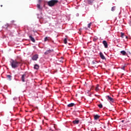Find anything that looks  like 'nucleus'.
Returning a JSON list of instances; mask_svg holds the SVG:
<instances>
[{
	"label": "nucleus",
	"instance_id": "nucleus-23",
	"mask_svg": "<svg viewBox=\"0 0 131 131\" xmlns=\"http://www.w3.org/2000/svg\"><path fill=\"white\" fill-rule=\"evenodd\" d=\"M91 25H92V23H90L89 24H88V28H91Z\"/></svg>",
	"mask_w": 131,
	"mask_h": 131
},
{
	"label": "nucleus",
	"instance_id": "nucleus-7",
	"mask_svg": "<svg viewBox=\"0 0 131 131\" xmlns=\"http://www.w3.org/2000/svg\"><path fill=\"white\" fill-rule=\"evenodd\" d=\"M120 53L121 55H122V56H127V54L126 53V52H125V51H121Z\"/></svg>",
	"mask_w": 131,
	"mask_h": 131
},
{
	"label": "nucleus",
	"instance_id": "nucleus-6",
	"mask_svg": "<svg viewBox=\"0 0 131 131\" xmlns=\"http://www.w3.org/2000/svg\"><path fill=\"white\" fill-rule=\"evenodd\" d=\"M52 52H53V50H47L46 52H45V55H49V54H50Z\"/></svg>",
	"mask_w": 131,
	"mask_h": 131
},
{
	"label": "nucleus",
	"instance_id": "nucleus-25",
	"mask_svg": "<svg viewBox=\"0 0 131 131\" xmlns=\"http://www.w3.org/2000/svg\"><path fill=\"white\" fill-rule=\"evenodd\" d=\"M95 90L96 92H98V91H99V86H96Z\"/></svg>",
	"mask_w": 131,
	"mask_h": 131
},
{
	"label": "nucleus",
	"instance_id": "nucleus-8",
	"mask_svg": "<svg viewBox=\"0 0 131 131\" xmlns=\"http://www.w3.org/2000/svg\"><path fill=\"white\" fill-rule=\"evenodd\" d=\"M29 38L30 39H31V41H32L33 42H35V39H34V38H33V37H32V35L29 36Z\"/></svg>",
	"mask_w": 131,
	"mask_h": 131
},
{
	"label": "nucleus",
	"instance_id": "nucleus-10",
	"mask_svg": "<svg viewBox=\"0 0 131 131\" xmlns=\"http://www.w3.org/2000/svg\"><path fill=\"white\" fill-rule=\"evenodd\" d=\"M107 97L108 100L110 101L111 102H113L114 101V99L112 98L111 97L109 96H106Z\"/></svg>",
	"mask_w": 131,
	"mask_h": 131
},
{
	"label": "nucleus",
	"instance_id": "nucleus-31",
	"mask_svg": "<svg viewBox=\"0 0 131 131\" xmlns=\"http://www.w3.org/2000/svg\"><path fill=\"white\" fill-rule=\"evenodd\" d=\"M1 7H3V5H1Z\"/></svg>",
	"mask_w": 131,
	"mask_h": 131
},
{
	"label": "nucleus",
	"instance_id": "nucleus-17",
	"mask_svg": "<svg viewBox=\"0 0 131 131\" xmlns=\"http://www.w3.org/2000/svg\"><path fill=\"white\" fill-rule=\"evenodd\" d=\"M67 40H68V38H64L63 41H64V43H65V45H67Z\"/></svg>",
	"mask_w": 131,
	"mask_h": 131
},
{
	"label": "nucleus",
	"instance_id": "nucleus-12",
	"mask_svg": "<svg viewBox=\"0 0 131 131\" xmlns=\"http://www.w3.org/2000/svg\"><path fill=\"white\" fill-rule=\"evenodd\" d=\"M99 118H100V116H99V115H96L94 116V119L95 120H98Z\"/></svg>",
	"mask_w": 131,
	"mask_h": 131
},
{
	"label": "nucleus",
	"instance_id": "nucleus-11",
	"mask_svg": "<svg viewBox=\"0 0 131 131\" xmlns=\"http://www.w3.org/2000/svg\"><path fill=\"white\" fill-rule=\"evenodd\" d=\"M73 123H74V124H78L79 123V120H75L73 121Z\"/></svg>",
	"mask_w": 131,
	"mask_h": 131
},
{
	"label": "nucleus",
	"instance_id": "nucleus-26",
	"mask_svg": "<svg viewBox=\"0 0 131 131\" xmlns=\"http://www.w3.org/2000/svg\"><path fill=\"white\" fill-rule=\"evenodd\" d=\"M125 68V66H123V67H122L121 69H123V70H124Z\"/></svg>",
	"mask_w": 131,
	"mask_h": 131
},
{
	"label": "nucleus",
	"instance_id": "nucleus-30",
	"mask_svg": "<svg viewBox=\"0 0 131 131\" xmlns=\"http://www.w3.org/2000/svg\"><path fill=\"white\" fill-rule=\"evenodd\" d=\"M126 38H127V36H126Z\"/></svg>",
	"mask_w": 131,
	"mask_h": 131
},
{
	"label": "nucleus",
	"instance_id": "nucleus-27",
	"mask_svg": "<svg viewBox=\"0 0 131 131\" xmlns=\"http://www.w3.org/2000/svg\"><path fill=\"white\" fill-rule=\"evenodd\" d=\"M39 3H41V0H39Z\"/></svg>",
	"mask_w": 131,
	"mask_h": 131
},
{
	"label": "nucleus",
	"instance_id": "nucleus-16",
	"mask_svg": "<svg viewBox=\"0 0 131 131\" xmlns=\"http://www.w3.org/2000/svg\"><path fill=\"white\" fill-rule=\"evenodd\" d=\"M50 37H46L45 38L44 41H48V40H49Z\"/></svg>",
	"mask_w": 131,
	"mask_h": 131
},
{
	"label": "nucleus",
	"instance_id": "nucleus-19",
	"mask_svg": "<svg viewBox=\"0 0 131 131\" xmlns=\"http://www.w3.org/2000/svg\"><path fill=\"white\" fill-rule=\"evenodd\" d=\"M116 8V7L115 6L113 7L112 8V11L113 12H114V11H115Z\"/></svg>",
	"mask_w": 131,
	"mask_h": 131
},
{
	"label": "nucleus",
	"instance_id": "nucleus-4",
	"mask_svg": "<svg viewBox=\"0 0 131 131\" xmlns=\"http://www.w3.org/2000/svg\"><path fill=\"white\" fill-rule=\"evenodd\" d=\"M102 43L104 45V48H105V49H107V48H108V43H107V41L103 40Z\"/></svg>",
	"mask_w": 131,
	"mask_h": 131
},
{
	"label": "nucleus",
	"instance_id": "nucleus-29",
	"mask_svg": "<svg viewBox=\"0 0 131 131\" xmlns=\"http://www.w3.org/2000/svg\"><path fill=\"white\" fill-rule=\"evenodd\" d=\"M122 121V122H123V121H124V120H122V121Z\"/></svg>",
	"mask_w": 131,
	"mask_h": 131
},
{
	"label": "nucleus",
	"instance_id": "nucleus-15",
	"mask_svg": "<svg viewBox=\"0 0 131 131\" xmlns=\"http://www.w3.org/2000/svg\"><path fill=\"white\" fill-rule=\"evenodd\" d=\"M34 68V69L37 70L39 68V66L38 64H35Z\"/></svg>",
	"mask_w": 131,
	"mask_h": 131
},
{
	"label": "nucleus",
	"instance_id": "nucleus-20",
	"mask_svg": "<svg viewBox=\"0 0 131 131\" xmlns=\"http://www.w3.org/2000/svg\"><path fill=\"white\" fill-rule=\"evenodd\" d=\"M37 7L38 9H39V10H41L42 8L40 7V5L37 4Z\"/></svg>",
	"mask_w": 131,
	"mask_h": 131
},
{
	"label": "nucleus",
	"instance_id": "nucleus-5",
	"mask_svg": "<svg viewBox=\"0 0 131 131\" xmlns=\"http://www.w3.org/2000/svg\"><path fill=\"white\" fill-rule=\"evenodd\" d=\"M99 55L101 59H102V60H106V57H105L104 54H103V53L100 52Z\"/></svg>",
	"mask_w": 131,
	"mask_h": 131
},
{
	"label": "nucleus",
	"instance_id": "nucleus-1",
	"mask_svg": "<svg viewBox=\"0 0 131 131\" xmlns=\"http://www.w3.org/2000/svg\"><path fill=\"white\" fill-rule=\"evenodd\" d=\"M10 63L11 64L12 68H13L14 69L16 68H18V67L21 66L22 65V62L21 61H18L16 59H11V61H10Z\"/></svg>",
	"mask_w": 131,
	"mask_h": 131
},
{
	"label": "nucleus",
	"instance_id": "nucleus-3",
	"mask_svg": "<svg viewBox=\"0 0 131 131\" xmlns=\"http://www.w3.org/2000/svg\"><path fill=\"white\" fill-rule=\"evenodd\" d=\"M37 59H38V55L35 54L33 55V56L32 57V59L33 61H37Z\"/></svg>",
	"mask_w": 131,
	"mask_h": 131
},
{
	"label": "nucleus",
	"instance_id": "nucleus-28",
	"mask_svg": "<svg viewBox=\"0 0 131 131\" xmlns=\"http://www.w3.org/2000/svg\"><path fill=\"white\" fill-rule=\"evenodd\" d=\"M95 97H98V95L97 94L95 95Z\"/></svg>",
	"mask_w": 131,
	"mask_h": 131
},
{
	"label": "nucleus",
	"instance_id": "nucleus-24",
	"mask_svg": "<svg viewBox=\"0 0 131 131\" xmlns=\"http://www.w3.org/2000/svg\"><path fill=\"white\" fill-rule=\"evenodd\" d=\"M97 39H98V37H96L94 38L93 40H94V41H96Z\"/></svg>",
	"mask_w": 131,
	"mask_h": 131
},
{
	"label": "nucleus",
	"instance_id": "nucleus-13",
	"mask_svg": "<svg viewBox=\"0 0 131 131\" xmlns=\"http://www.w3.org/2000/svg\"><path fill=\"white\" fill-rule=\"evenodd\" d=\"M6 76H7V78H8V79H9V80H12V75H7Z\"/></svg>",
	"mask_w": 131,
	"mask_h": 131
},
{
	"label": "nucleus",
	"instance_id": "nucleus-9",
	"mask_svg": "<svg viewBox=\"0 0 131 131\" xmlns=\"http://www.w3.org/2000/svg\"><path fill=\"white\" fill-rule=\"evenodd\" d=\"M25 76H26V74H24L21 76V80L23 82H25Z\"/></svg>",
	"mask_w": 131,
	"mask_h": 131
},
{
	"label": "nucleus",
	"instance_id": "nucleus-18",
	"mask_svg": "<svg viewBox=\"0 0 131 131\" xmlns=\"http://www.w3.org/2000/svg\"><path fill=\"white\" fill-rule=\"evenodd\" d=\"M88 3L89 5H91V4H93V0H88Z\"/></svg>",
	"mask_w": 131,
	"mask_h": 131
},
{
	"label": "nucleus",
	"instance_id": "nucleus-21",
	"mask_svg": "<svg viewBox=\"0 0 131 131\" xmlns=\"http://www.w3.org/2000/svg\"><path fill=\"white\" fill-rule=\"evenodd\" d=\"M98 106L99 108H103V105L101 104H98Z\"/></svg>",
	"mask_w": 131,
	"mask_h": 131
},
{
	"label": "nucleus",
	"instance_id": "nucleus-22",
	"mask_svg": "<svg viewBox=\"0 0 131 131\" xmlns=\"http://www.w3.org/2000/svg\"><path fill=\"white\" fill-rule=\"evenodd\" d=\"M121 36L122 38H123V37L124 36V33H121Z\"/></svg>",
	"mask_w": 131,
	"mask_h": 131
},
{
	"label": "nucleus",
	"instance_id": "nucleus-14",
	"mask_svg": "<svg viewBox=\"0 0 131 131\" xmlns=\"http://www.w3.org/2000/svg\"><path fill=\"white\" fill-rule=\"evenodd\" d=\"M74 105H75V104H74V103H71L68 105V107H73V106H74Z\"/></svg>",
	"mask_w": 131,
	"mask_h": 131
},
{
	"label": "nucleus",
	"instance_id": "nucleus-2",
	"mask_svg": "<svg viewBox=\"0 0 131 131\" xmlns=\"http://www.w3.org/2000/svg\"><path fill=\"white\" fill-rule=\"evenodd\" d=\"M59 3L58 0H51L48 2V5L49 7H54L55 5H57Z\"/></svg>",
	"mask_w": 131,
	"mask_h": 131
}]
</instances>
